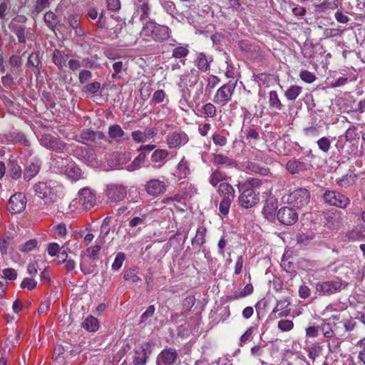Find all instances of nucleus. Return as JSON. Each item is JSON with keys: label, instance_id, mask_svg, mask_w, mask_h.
I'll return each mask as SVG.
<instances>
[{"label": "nucleus", "instance_id": "nucleus-1", "mask_svg": "<svg viewBox=\"0 0 365 365\" xmlns=\"http://www.w3.org/2000/svg\"><path fill=\"white\" fill-rule=\"evenodd\" d=\"M261 185V180L255 178H247L245 182L238 183L237 187L240 192L239 204L241 207L248 209L259 202V192H256V189Z\"/></svg>", "mask_w": 365, "mask_h": 365}, {"label": "nucleus", "instance_id": "nucleus-2", "mask_svg": "<svg viewBox=\"0 0 365 365\" xmlns=\"http://www.w3.org/2000/svg\"><path fill=\"white\" fill-rule=\"evenodd\" d=\"M170 34L171 30L168 26L158 24L153 20L143 23L140 32L142 39L147 42H163L170 37Z\"/></svg>", "mask_w": 365, "mask_h": 365}, {"label": "nucleus", "instance_id": "nucleus-3", "mask_svg": "<svg viewBox=\"0 0 365 365\" xmlns=\"http://www.w3.org/2000/svg\"><path fill=\"white\" fill-rule=\"evenodd\" d=\"M96 194L89 187H83L78 191V197L73 199L68 209L71 212H81L91 209L96 205Z\"/></svg>", "mask_w": 365, "mask_h": 365}, {"label": "nucleus", "instance_id": "nucleus-4", "mask_svg": "<svg viewBox=\"0 0 365 365\" xmlns=\"http://www.w3.org/2000/svg\"><path fill=\"white\" fill-rule=\"evenodd\" d=\"M35 194L48 203L57 200L60 197L62 187L56 182L49 181L38 182L34 186Z\"/></svg>", "mask_w": 365, "mask_h": 365}, {"label": "nucleus", "instance_id": "nucleus-5", "mask_svg": "<svg viewBox=\"0 0 365 365\" xmlns=\"http://www.w3.org/2000/svg\"><path fill=\"white\" fill-rule=\"evenodd\" d=\"M236 84L237 82L229 81L220 86L213 97V102L220 106H226L232 100Z\"/></svg>", "mask_w": 365, "mask_h": 365}, {"label": "nucleus", "instance_id": "nucleus-6", "mask_svg": "<svg viewBox=\"0 0 365 365\" xmlns=\"http://www.w3.org/2000/svg\"><path fill=\"white\" fill-rule=\"evenodd\" d=\"M309 199V192L305 188H299L289 193L286 201L289 205L301 208L308 204Z\"/></svg>", "mask_w": 365, "mask_h": 365}, {"label": "nucleus", "instance_id": "nucleus-7", "mask_svg": "<svg viewBox=\"0 0 365 365\" xmlns=\"http://www.w3.org/2000/svg\"><path fill=\"white\" fill-rule=\"evenodd\" d=\"M324 200L329 205L345 209L350 203V199L336 191L327 190L324 194Z\"/></svg>", "mask_w": 365, "mask_h": 365}, {"label": "nucleus", "instance_id": "nucleus-8", "mask_svg": "<svg viewBox=\"0 0 365 365\" xmlns=\"http://www.w3.org/2000/svg\"><path fill=\"white\" fill-rule=\"evenodd\" d=\"M165 138L168 147L170 149H178L186 145L189 141L187 134L181 130L168 133Z\"/></svg>", "mask_w": 365, "mask_h": 365}, {"label": "nucleus", "instance_id": "nucleus-9", "mask_svg": "<svg viewBox=\"0 0 365 365\" xmlns=\"http://www.w3.org/2000/svg\"><path fill=\"white\" fill-rule=\"evenodd\" d=\"M342 281L335 279L329 281L318 282L316 284V290L320 295H330L338 292L341 289Z\"/></svg>", "mask_w": 365, "mask_h": 365}, {"label": "nucleus", "instance_id": "nucleus-10", "mask_svg": "<svg viewBox=\"0 0 365 365\" xmlns=\"http://www.w3.org/2000/svg\"><path fill=\"white\" fill-rule=\"evenodd\" d=\"M62 171L72 181H77L83 178L81 168L68 158L61 159Z\"/></svg>", "mask_w": 365, "mask_h": 365}, {"label": "nucleus", "instance_id": "nucleus-11", "mask_svg": "<svg viewBox=\"0 0 365 365\" xmlns=\"http://www.w3.org/2000/svg\"><path fill=\"white\" fill-rule=\"evenodd\" d=\"M40 143L48 149L57 152H63L67 150L66 144L50 134H43L40 138Z\"/></svg>", "mask_w": 365, "mask_h": 365}, {"label": "nucleus", "instance_id": "nucleus-12", "mask_svg": "<svg viewBox=\"0 0 365 365\" xmlns=\"http://www.w3.org/2000/svg\"><path fill=\"white\" fill-rule=\"evenodd\" d=\"M105 193L108 200L116 202L125 197L127 191L122 185L110 184L107 185Z\"/></svg>", "mask_w": 365, "mask_h": 365}, {"label": "nucleus", "instance_id": "nucleus-13", "mask_svg": "<svg viewBox=\"0 0 365 365\" xmlns=\"http://www.w3.org/2000/svg\"><path fill=\"white\" fill-rule=\"evenodd\" d=\"M26 205V198L24 194L17 192L13 195L8 203V210L12 214H17L22 212Z\"/></svg>", "mask_w": 365, "mask_h": 365}, {"label": "nucleus", "instance_id": "nucleus-14", "mask_svg": "<svg viewBox=\"0 0 365 365\" xmlns=\"http://www.w3.org/2000/svg\"><path fill=\"white\" fill-rule=\"evenodd\" d=\"M277 218L282 224L291 225L297 222L298 215L294 209L289 207H283L277 212Z\"/></svg>", "mask_w": 365, "mask_h": 365}, {"label": "nucleus", "instance_id": "nucleus-15", "mask_svg": "<svg viewBox=\"0 0 365 365\" xmlns=\"http://www.w3.org/2000/svg\"><path fill=\"white\" fill-rule=\"evenodd\" d=\"M167 189V185L164 181L158 179H152L147 182L145 190L151 196L157 197L163 194Z\"/></svg>", "mask_w": 365, "mask_h": 365}, {"label": "nucleus", "instance_id": "nucleus-16", "mask_svg": "<svg viewBox=\"0 0 365 365\" xmlns=\"http://www.w3.org/2000/svg\"><path fill=\"white\" fill-rule=\"evenodd\" d=\"M289 302L287 299H281L277 302L276 306L269 314L271 319L286 317L290 314V308H289Z\"/></svg>", "mask_w": 365, "mask_h": 365}, {"label": "nucleus", "instance_id": "nucleus-17", "mask_svg": "<svg viewBox=\"0 0 365 365\" xmlns=\"http://www.w3.org/2000/svg\"><path fill=\"white\" fill-rule=\"evenodd\" d=\"M336 146L341 154L347 158H356L359 153V143H346L341 144L339 141L337 142Z\"/></svg>", "mask_w": 365, "mask_h": 365}, {"label": "nucleus", "instance_id": "nucleus-18", "mask_svg": "<svg viewBox=\"0 0 365 365\" xmlns=\"http://www.w3.org/2000/svg\"><path fill=\"white\" fill-rule=\"evenodd\" d=\"M198 80L199 72L192 68L180 76L178 86L179 87H192L197 83Z\"/></svg>", "mask_w": 365, "mask_h": 365}, {"label": "nucleus", "instance_id": "nucleus-19", "mask_svg": "<svg viewBox=\"0 0 365 365\" xmlns=\"http://www.w3.org/2000/svg\"><path fill=\"white\" fill-rule=\"evenodd\" d=\"M177 358L175 349H165L163 350L157 357V365H173Z\"/></svg>", "mask_w": 365, "mask_h": 365}, {"label": "nucleus", "instance_id": "nucleus-20", "mask_svg": "<svg viewBox=\"0 0 365 365\" xmlns=\"http://www.w3.org/2000/svg\"><path fill=\"white\" fill-rule=\"evenodd\" d=\"M306 342V347L304 348L307 355L312 361H314L318 357H319L323 351V346L319 342Z\"/></svg>", "mask_w": 365, "mask_h": 365}, {"label": "nucleus", "instance_id": "nucleus-21", "mask_svg": "<svg viewBox=\"0 0 365 365\" xmlns=\"http://www.w3.org/2000/svg\"><path fill=\"white\" fill-rule=\"evenodd\" d=\"M309 164L297 159H292L286 164V168L292 174H299L307 170Z\"/></svg>", "mask_w": 365, "mask_h": 365}, {"label": "nucleus", "instance_id": "nucleus-22", "mask_svg": "<svg viewBox=\"0 0 365 365\" xmlns=\"http://www.w3.org/2000/svg\"><path fill=\"white\" fill-rule=\"evenodd\" d=\"M277 209V202L273 198L266 200L262 210V214L269 221H273L275 218L276 210Z\"/></svg>", "mask_w": 365, "mask_h": 365}, {"label": "nucleus", "instance_id": "nucleus-23", "mask_svg": "<svg viewBox=\"0 0 365 365\" xmlns=\"http://www.w3.org/2000/svg\"><path fill=\"white\" fill-rule=\"evenodd\" d=\"M217 192L223 200H233L235 198V189L227 182H222L219 185Z\"/></svg>", "mask_w": 365, "mask_h": 365}, {"label": "nucleus", "instance_id": "nucleus-24", "mask_svg": "<svg viewBox=\"0 0 365 365\" xmlns=\"http://www.w3.org/2000/svg\"><path fill=\"white\" fill-rule=\"evenodd\" d=\"M155 135L154 129L148 128L144 131L135 130L132 132L131 136L136 143H145Z\"/></svg>", "mask_w": 365, "mask_h": 365}, {"label": "nucleus", "instance_id": "nucleus-25", "mask_svg": "<svg viewBox=\"0 0 365 365\" xmlns=\"http://www.w3.org/2000/svg\"><path fill=\"white\" fill-rule=\"evenodd\" d=\"M169 152L166 149H158L155 150L151 155V161L154 163V167L161 168L168 156Z\"/></svg>", "mask_w": 365, "mask_h": 365}, {"label": "nucleus", "instance_id": "nucleus-26", "mask_svg": "<svg viewBox=\"0 0 365 365\" xmlns=\"http://www.w3.org/2000/svg\"><path fill=\"white\" fill-rule=\"evenodd\" d=\"M197 115L205 118H215L217 116V109L212 103H207L197 110Z\"/></svg>", "mask_w": 365, "mask_h": 365}, {"label": "nucleus", "instance_id": "nucleus-27", "mask_svg": "<svg viewBox=\"0 0 365 365\" xmlns=\"http://www.w3.org/2000/svg\"><path fill=\"white\" fill-rule=\"evenodd\" d=\"M150 11L149 0H137L135 3V12L140 14V20L141 21L148 18Z\"/></svg>", "mask_w": 365, "mask_h": 365}, {"label": "nucleus", "instance_id": "nucleus-28", "mask_svg": "<svg viewBox=\"0 0 365 365\" xmlns=\"http://www.w3.org/2000/svg\"><path fill=\"white\" fill-rule=\"evenodd\" d=\"M190 174V163L182 157L176 166L175 175L180 179L186 178Z\"/></svg>", "mask_w": 365, "mask_h": 365}, {"label": "nucleus", "instance_id": "nucleus-29", "mask_svg": "<svg viewBox=\"0 0 365 365\" xmlns=\"http://www.w3.org/2000/svg\"><path fill=\"white\" fill-rule=\"evenodd\" d=\"M212 61L211 57H207L204 53H199L197 55L195 63L200 71L206 72L210 69Z\"/></svg>", "mask_w": 365, "mask_h": 365}, {"label": "nucleus", "instance_id": "nucleus-30", "mask_svg": "<svg viewBox=\"0 0 365 365\" xmlns=\"http://www.w3.org/2000/svg\"><path fill=\"white\" fill-rule=\"evenodd\" d=\"M361 218L365 223V210L361 213ZM348 237L352 240H357L365 237V226L358 225L352 229L349 233Z\"/></svg>", "mask_w": 365, "mask_h": 365}, {"label": "nucleus", "instance_id": "nucleus-31", "mask_svg": "<svg viewBox=\"0 0 365 365\" xmlns=\"http://www.w3.org/2000/svg\"><path fill=\"white\" fill-rule=\"evenodd\" d=\"M108 135L117 142H121L128 139V138L125 137V132L119 125H110L108 128Z\"/></svg>", "mask_w": 365, "mask_h": 365}, {"label": "nucleus", "instance_id": "nucleus-32", "mask_svg": "<svg viewBox=\"0 0 365 365\" xmlns=\"http://www.w3.org/2000/svg\"><path fill=\"white\" fill-rule=\"evenodd\" d=\"M356 180V175L353 172H349L336 180V183L342 187L353 185Z\"/></svg>", "mask_w": 365, "mask_h": 365}, {"label": "nucleus", "instance_id": "nucleus-33", "mask_svg": "<svg viewBox=\"0 0 365 365\" xmlns=\"http://www.w3.org/2000/svg\"><path fill=\"white\" fill-rule=\"evenodd\" d=\"M213 163L215 165H223L227 168H236L237 166L235 160L221 154L214 155Z\"/></svg>", "mask_w": 365, "mask_h": 365}, {"label": "nucleus", "instance_id": "nucleus-34", "mask_svg": "<svg viewBox=\"0 0 365 365\" xmlns=\"http://www.w3.org/2000/svg\"><path fill=\"white\" fill-rule=\"evenodd\" d=\"M83 327L90 332H95L99 328L98 319L93 316H88L82 323Z\"/></svg>", "mask_w": 365, "mask_h": 365}, {"label": "nucleus", "instance_id": "nucleus-35", "mask_svg": "<svg viewBox=\"0 0 365 365\" xmlns=\"http://www.w3.org/2000/svg\"><path fill=\"white\" fill-rule=\"evenodd\" d=\"M269 106L271 109H274L277 111L282 109L283 105L275 91H272L269 93Z\"/></svg>", "mask_w": 365, "mask_h": 365}, {"label": "nucleus", "instance_id": "nucleus-36", "mask_svg": "<svg viewBox=\"0 0 365 365\" xmlns=\"http://www.w3.org/2000/svg\"><path fill=\"white\" fill-rule=\"evenodd\" d=\"M302 88L297 85H292L284 93V96L288 101H293L300 95Z\"/></svg>", "mask_w": 365, "mask_h": 365}, {"label": "nucleus", "instance_id": "nucleus-37", "mask_svg": "<svg viewBox=\"0 0 365 365\" xmlns=\"http://www.w3.org/2000/svg\"><path fill=\"white\" fill-rule=\"evenodd\" d=\"M96 138V133L91 130H83L79 136H76V140L83 144H88L89 141H93Z\"/></svg>", "mask_w": 365, "mask_h": 365}, {"label": "nucleus", "instance_id": "nucleus-38", "mask_svg": "<svg viewBox=\"0 0 365 365\" xmlns=\"http://www.w3.org/2000/svg\"><path fill=\"white\" fill-rule=\"evenodd\" d=\"M9 175L14 179L21 178L22 171L19 165L16 161L11 160L9 164Z\"/></svg>", "mask_w": 365, "mask_h": 365}, {"label": "nucleus", "instance_id": "nucleus-39", "mask_svg": "<svg viewBox=\"0 0 365 365\" xmlns=\"http://www.w3.org/2000/svg\"><path fill=\"white\" fill-rule=\"evenodd\" d=\"M145 160V155L144 153H140L133 162L127 167V170L129 171H134L140 168Z\"/></svg>", "mask_w": 365, "mask_h": 365}, {"label": "nucleus", "instance_id": "nucleus-40", "mask_svg": "<svg viewBox=\"0 0 365 365\" xmlns=\"http://www.w3.org/2000/svg\"><path fill=\"white\" fill-rule=\"evenodd\" d=\"M344 137L346 143H359V135L354 127L349 128L344 133Z\"/></svg>", "mask_w": 365, "mask_h": 365}, {"label": "nucleus", "instance_id": "nucleus-41", "mask_svg": "<svg viewBox=\"0 0 365 365\" xmlns=\"http://www.w3.org/2000/svg\"><path fill=\"white\" fill-rule=\"evenodd\" d=\"M225 178L226 175L224 173L220 170H216L212 173L209 181L212 186L216 187L220 182L225 180Z\"/></svg>", "mask_w": 365, "mask_h": 365}, {"label": "nucleus", "instance_id": "nucleus-42", "mask_svg": "<svg viewBox=\"0 0 365 365\" xmlns=\"http://www.w3.org/2000/svg\"><path fill=\"white\" fill-rule=\"evenodd\" d=\"M44 21L50 29L53 30L58 23V19L54 13L49 11L45 14Z\"/></svg>", "mask_w": 365, "mask_h": 365}, {"label": "nucleus", "instance_id": "nucleus-43", "mask_svg": "<svg viewBox=\"0 0 365 365\" xmlns=\"http://www.w3.org/2000/svg\"><path fill=\"white\" fill-rule=\"evenodd\" d=\"M294 322L289 319H280L277 323V328L283 332H288L293 329Z\"/></svg>", "mask_w": 365, "mask_h": 365}, {"label": "nucleus", "instance_id": "nucleus-44", "mask_svg": "<svg viewBox=\"0 0 365 365\" xmlns=\"http://www.w3.org/2000/svg\"><path fill=\"white\" fill-rule=\"evenodd\" d=\"M206 228L203 226L197 227V233L194 238V241L196 244L202 245L205 242Z\"/></svg>", "mask_w": 365, "mask_h": 365}, {"label": "nucleus", "instance_id": "nucleus-45", "mask_svg": "<svg viewBox=\"0 0 365 365\" xmlns=\"http://www.w3.org/2000/svg\"><path fill=\"white\" fill-rule=\"evenodd\" d=\"M253 292V287L251 284L245 285L240 294L234 293L230 296L231 299H237L251 294Z\"/></svg>", "mask_w": 365, "mask_h": 365}, {"label": "nucleus", "instance_id": "nucleus-46", "mask_svg": "<svg viewBox=\"0 0 365 365\" xmlns=\"http://www.w3.org/2000/svg\"><path fill=\"white\" fill-rule=\"evenodd\" d=\"M39 171V166L36 164L31 163L27 166L25 173L24 178L28 180H31L33 177H34Z\"/></svg>", "mask_w": 365, "mask_h": 365}, {"label": "nucleus", "instance_id": "nucleus-47", "mask_svg": "<svg viewBox=\"0 0 365 365\" xmlns=\"http://www.w3.org/2000/svg\"><path fill=\"white\" fill-rule=\"evenodd\" d=\"M319 331H321L325 338L331 339L334 336V333L332 330L331 324L324 322L319 326Z\"/></svg>", "mask_w": 365, "mask_h": 365}, {"label": "nucleus", "instance_id": "nucleus-48", "mask_svg": "<svg viewBox=\"0 0 365 365\" xmlns=\"http://www.w3.org/2000/svg\"><path fill=\"white\" fill-rule=\"evenodd\" d=\"M300 78L307 83H312L316 80V76L314 73L307 70H302L299 73Z\"/></svg>", "mask_w": 365, "mask_h": 365}, {"label": "nucleus", "instance_id": "nucleus-49", "mask_svg": "<svg viewBox=\"0 0 365 365\" xmlns=\"http://www.w3.org/2000/svg\"><path fill=\"white\" fill-rule=\"evenodd\" d=\"M53 61L59 68H62L66 61V57L61 51L56 49L53 54Z\"/></svg>", "mask_w": 365, "mask_h": 365}, {"label": "nucleus", "instance_id": "nucleus-50", "mask_svg": "<svg viewBox=\"0 0 365 365\" xmlns=\"http://www.w3.org/2000/svg\"><path fill=\"white\" fill-rule=\"evenodd\" d=\"M1 277L5 279V280L7 282V280L9 281H14L17 277V272L13 268H6L2 270V273L0 274Z\"/></svg>", "mask_w": 365, "mask_h": 365}, {"label": "nucleus", "instance_id": "nucleus-51", "mask_svg": "<svg viewBox=\"0 0 365 365\" xmlns=\"http://www.w3.org/2000/svg\"><path fill=\"white\" fill-rule=\"evenodd\" d=\"M319 148L324 153H328L331 147V140L327 137H322L317 140Z\"/></svg>", "mask_w": 365, "mask_h": 365}, {"label": "nucleus", "instance_id": "nucleus-52", "mask_svg": "<svg viewBox=\"0 0 365 365\" xmlns=\"http://www.w3.org/2000/svg\"><path fill=\"white\" fill-rule=\"evenodd\" d=\"M151 346L152 344L149 341L143 342L141 344L135 348L136 351H139L140 353L143 354L144 356L148 357L151 354Z\"/></svg>", "mask_w": 365, "mask_h": 365}, {"label": "nucleus", "instance_id": "nucleus-53", "mask_svg": "<svg viewBox=\"0 0 365 365\" xmlns=\"http://www.w3.org/2000/svg\"><path fill=\"white\" fill-rule=\"evenodd\" d=\"M125 259V254L123 252H118L112 264V269L115 271L118 270L123 265V263Z\"/></svg>", "mask_w": 365, "mask_h": 365}, {"label": "nucleus", "instance_id": "nucleus-54", "mask_svg": "<svg viewBox=\"0 0 365 365\" xmlns=\"http://www.w3.org/2000/svg\"><path fill=\"white\" fill-rule=\"evenodd\" d=\"M232 200H223L222 199L220 205H219V211L223 215H227L230 212V207L231 205Z\"/></svg>", "mask_w": 365, "mask_h": 365}, {"label": "nucleus", "instance_id": "nucleus-55", "mask_svg": "<svg viewBox=\"0 0 365 365\" xmlns=\"http://www.w3.org/2000/svg\"><path fill=\"white\" fill-rule=\"evenodd\" d=\"M146 222V216L145 215L141 217H135L129 222V226L132 228L138 226H144Z\"/></svg>", "mask_w": 365, "mask_h": 365}, {"label": "nucleus", "instance_id": "nucleus-56", "mask_svg": "<svg viewBox=\"0 0 365 365\" xmlns=\"http://www.w3.org/2000/svg\"><path fill=\"white\" fill-rule=\"evenodd\" d=\"M292 11L295 16L302 18L306 15L307 10L304 7L299 6L294 3L290 4Z\"/></svg>", "mask_w": 365, "mask_h": 365}, {"label": "nucleus", "instance_id": "nucleus-57", "mask_svg": "<svg viewBox=\"0 0 365 365\" xmlns=\"http://www.w3.org/2000/svg\"><path fill=\"white\" fill-rule=\"evenodd\" d=\"M188 54V49L185 46H178L173 49V56L176 58L185 57Z\"/></svg>", "mask_w": 365, "mask_h": 365}, {"label": "nucleus", "instance_id": "nucleus-58", "mask_svg": "<svg viewBox=\"0 0 365 365\" xmlns=\"http://www.w3.org/2000/svg\"><path fill=\"white\" fill-rule=\"evenodd\" d=\"M212 138L215 145L217 146H225L227 143V138L224 135H222L217 133H215L212 135Z\"/></svg>", "mask_w": 365, "mask_h": 365}, {"label": "nucleus", "instance_id": "nucleus-59", "mask_svg": "<svg viewBox=\"0 0 365 365\" xmlns=\"http://www.w3.org/2000/svg\"><path fill=\"white\" fill-rule=\"evenodd\" d=\"M36 282L35 279L32 278H25L21 284V287L23 289H27L29 290H32L36 287Z\"/></svg>", "mask_w": 365, "mask_h": 365}, {"label": "nucleus", "instance_id": "nucleus-60", "mask_svg": "<svg viewBox=\"0 0 365 365\" xmlns=\"http://www.w3.org/2000/svg\"><path fill=\"white\" fill-rule=\"evenodd\" d=\"M148 357L144 356L143 354L139 351H135V356L133 359L134 365H145L146 360Z\"/></svg>", "mask_w": 365, "mask_h": 365}, {"label": "nucleus", "instance_id": "nucleus-61", "mask_svg": "<svg viewBox=\"0 0 365 365\" xmlns=\"http://www.w3.org/2000/svg\"><path fill=\"white\" fill-rule=\"evenodd\" d=\"M123 278L125 281L133 283L138 282L140 280L139 277L135 274L134 270H128L125 272Z\"/></svg>", "mask_w": 365, "mask_h": 365}, {"label": "nucleus", "instance_id": "nucleus-62", "mask_svg": "<svg viewBox=\"0 0 365 365\" xmlns=\"http://www.w3.org/2000/svg\"><path fill=\"white\" fill-rule=\"evenodd\" d=\"M166 94L163 90H158L154 92L152 101L155 103H160L164 101Z\"/></svg>", "mask_w": 365, "mask_h": 365}, {"label": "nucleus", "instance_id": "nucleus-63", "mask_svg": "<svg viewBox=\"0 0 365 365\" xmlns=\"http://www.w3.org/2000/svg\"><path fill=\"white\" fill-rule=\"evenodd\" d=\"M36 246L37 241L36 240H30L21 246L20 250L28 252L34 250Z\"/></svg>", "mask_w": 365, "mask_h": 365}, {"label": "nucleus", "instance_id": "nucleus-64", "mask_svg": "<svg viewBox=\"0 0 365 365\" xmlns=\"http://www.w3.org/2000/svg\"><path fill=\"white\" fill-rule=\"evenodd\" d=\"M101 88V84L98 82H93L87 84L85 87V91L90 94L96 93Z\"/></svg>", "mask_w": 365, "mask_h": 365}]
</instances>
